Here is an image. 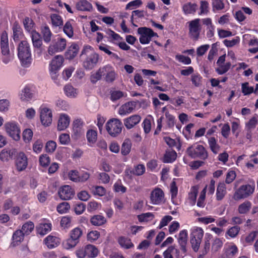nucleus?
<instances>
[{"instance_id":"1","label":"nucleus","mask_w":258,"mask_h":258,"mask_svg":"<svg viewBox=\"0 0 258 258\" xmlns=\"http://www.w3.org/2000/svg\"><path fill=\"white\" fill-rule=\"evenodd\" d=\"M18 56L24 67H28L31 63L32 57L30 46L26 40H22L18 47Z\"/></svg>"},{"instance_id":"2","label":"nucleus","mask_w":258,"mask_h":258,"mask_svg":"<svg viewBox=\"0 0 258 258\" xmlns=\"http://www.w3.org/2000/svg\"><path fill=\"white\" fill-rule=\"evenodd\" d=\"M86 55V57L83 62L84 68L88 70L93 69L97 64L99 55L94 52L92 47L90 45L84 46L81 52V55Z\"/></svg>"},{"instance_id":"3","label":"nucleus","mask_w":258,"mask_h":258,"mask_svg":"<svg viewBox=\"0 0 258 258\" xmlns=\"http://www.w3.org/2000/svg\"><path fill=\"white\" fill-rule=\"evenodd\" d=\"M0 46L1 52L3 55L2 61L7 64L12 60L13 56L10 53L8 35L6 31H3L1 35Z\"/></svg>"},{"instance_id":"4","label":"nucleus","mask_w":258,"mask_h":258,"mask_svg":"<svg viewBox=\"0 0 258 258\" xmlns=\"http://www.w3.org/2000/svg\"><path fill=\"white\" fill-rule=\"evenodd\" d=\"M186 153L192 158H199L205 160L208 157V151L201 145H194L188 147Z\"/></svg>"},{"instance_id":"5","label":"nucleus","mask_w":258,"mask_h":258,"mask_svg":"<svg viewBox=\"0 0 258 258\" xmlns=\"http://www.w3.org/2000/svg\"><path fill=\"white\" fill-rule=\"evenodd\" d=\"M203 235L204 231L202 228L194 227L191 229L190 241L194 251H198Z\"/></svg>"},{"instance_id":"6","label":"nucleus","mask_w":258,"mask_h":258,"mask_svg":"<svg viewBox=\"0 0 258 258\" xmlns=\"http://www.w3.org/2000/svg\"><path fill=\"white\" fill-rule=\"evenodd\" d=\"M105 126L107 133L112 137H116L119 135L123 127L122 122L117 118L110 119Z\"/></svg>"},{"instance_id":"7","label":"nucleus","mask_w":258,"mask_h":258,"mask_svg":"<svg viewBox=\"0 0 258 258\" xmlns=\"http://www.w3.org/2000/svg\"><path fill=\"white\" fill-rule=\"evenodd\" d=\"M37 93V91L36 87L34 85L31 84H27L20 93V99L22 102H30L35 98Z\"/></svg>"},{"instance_id":"8","label":"nucleus","mask_w":258,"mask_h":258,"mask_svg":"<svg viewBox=\"0 0 258 258\" xmlns=\"http://www.w3.org/2000/svg\"><path fill=\"white\" fill-rule=\"evenodd\" d=\"M98 249L92 244H87L84 247H82L76 250V254L78 258H94L99 254Z\"/></svg>"},{"instance_id":"9","label":"nucleus","mask_w":258,"mask_h":258,"mask_svg":"<svg viewBox=\"0 0 258 258\" xmlns=\"http://www.w3.org/2000/svg\"><path fill=\"white\" fill-rule=\"evenodd\" d=\"M188 24V36L194 41H197L200 38L201 31L200 19L197 18L187 22Z\"/></svg>"},{"instance_id":"10","label":"nucleus","mask_w":258,"mask_h":258,"mask_svg":"<svg viewBox=\"0 0 258 258\" xmlns=\"http://www.w3.org/2000/svg\"><path fill=\"white\" fill-rule=\"evenodd\" d=\"M83 234L82 230L76 227L70 232V237L63 243V245L66 249L74 247L80 241V238Z\"/></svg>"},{"instance_id":"11","label":"nucleus","mask_w":258,"mask_h":258,"mask_svg":"<svg viewBox=\"0 0 258 258\" xmlns=\"http://www.w3.org/2000/svg\"><path fill=\"white\" fill-rule=\"evenodd\" d=\"M67 46V40L65 38L58 37L52 40L48 47V54L52 55L55 53L63 51Z\"/></svg>"},{"instance_id":"12","label":"nucleus","mask_w":258,"mask_h":258,"mask_svg":"<svg viewBox=\"0 0 258 258\" xmlns=\"http://www.w3.org/2000/svg\"><path fill=\"white\" fill-rule=\"evenodd\" d=\"M255 184H245L241 185L234 193L233 198L235 200L245 199L250 196L254 190Z\"/></svg>"},{"instance_id":"13","label":"nucleus","mask_w":258,"mask_h":258,"mask_svg":"<svg viewBox=\"0 0 258 258\" xmlns=\"http://www.w3.org/2000/svg\"><path fill=\"white\" fill-rule=\"evenodd\" d=\"M138 32L141 35L139 40L142 44L149 43L152 37L157 36V33H155L152 29L147 27H140L138 28Z\"/></svg>"},{"instance_id":"14","label":"nucleus","mask_w":258,"mask_h":258,"mask_svg":"<svg viewBox=\"0 0 258 258\" xmlns=\"http://www.w3.org/2000/svg\"><path fill=\"white\" fill-rule=\"evenodd\" d=\"M5 127L6 132L12 138L16 141L20 140L21 131L17 123L8 122L5 123Z\"/></svg>"},{"instance_id":"15","label":"nucleus","mask_w":258,"mask_h":258,"mask_svg":"<svg viewBox=\"0 0 258 258\" xmlns=\"http://www.w3.org/2000/svg\"><path fill=\"white\" fill-rule=\"evenodd\" d=\"M58 194L62 200H69L74 197L75 190L71 186L64 185L59 187Z\"/></svg>"},{"instance_id":"16","label":"nucleus","mask_w":258,"mask_h":258,"mask_svg":"<svg viewBox=\"0 0 258 258\" xmlns=\"http://www.w3.org/2000/svg\"><path fill=\"white\" fill-rule=\"evenodd\" d=\"M238 251L237 246L233 242L225 244L223 249V252L227 258H235Z\"/></svg>"},{"instance_id":"17","label":"nucleus","mask_w":258,"mask_h":258,"mask_svg":"<svg viewBox=\"0 0 258 258\" xmlns=\"http://www.w3.org/2000/svg\"><path fill=\"white\" fill-rule=\"evenodd\" d=\"M52 114L51 110L47 108H43L40 111V120L45 126H49L52 122Z\"/></svg>"},{"instance_id":"18","label":"nucleus","mask_w":258,"mask_h":258,"mask_svg":"<svg viewBox=\"0 0 258 258\" xmlns=\"http://www.w3.org/2000/svg\"><path fill=\"white\" fill-rule=\"evenodd\" d=\"M16 166L19 171L24 170L28 165V158L24 152L18 154L15 161Z\"/></svg>"},{"instance_id":"19","label":"nucleus","mask_w":258,"mask_h":258,"mask_svg":"<svg viewBox=\"0 0 258 258\" xmlns=\"http://www.w3.org/2000/svg\"><path fill=\"white\" fill-rule=\"evenodd\" d=\"M84 124L81 119L77 118L73 123V137L78 139L83 133V127Z\"/></svg>"},{"instance_id":"20","label":"nucleus","mask_w":258,"mask_h":258,"mask_svg":"<svg viewBox=\"0 0 258 258\" xmlns=\"http://www.w3.org/2000/svg\"><path fill=\"white\" fill-rule=\"evenodd\" d=\"M64 58L62 55L55 56L49 63V70L59 71L62 67Z\"/></svg>"},{"instance_id":"21","label":"nucleus","mask_w":258,"mask_h":258,"mask_svg":"<svg viewBox=\"0 0 258 258\" xmlns=\"http://www.w3.org/2000/svg\"><path fill=\"white\" fill-rule=\"evenodd\" d=\"M137 103V101H130L122 105L119 109V114L124 115L131 113L136 108Z\"/></svg>"},{"instance_id":"22","label":"nucleus","mask_w":258,"mask_h":258,"mask_svg":"<svg viewBox=\"0 0 258 258\" xmlns=\"http://www.w3.org/2000/svg\"><path fill=\"white\" fill-rule=\"evenodd\" d=\"M164 196V192L161 189L156 188L151 193V200L152 204L154 205L160 204L163 201Z\"/></svg>"},{"instance_id":"23","label":"nucleus","mask_w":258,"mask_h":258,"mask_svg":"<svg viewBox=\"0 0 258 258\" xmlns=\"http://www.w3.org/2000/svg\"><path fill=\"white\" fill-rule=\"evenodd\" d=\"M178 243L181 252L185 254L187 252L186 244L187 240V231L185 229L180 231L179 233Z\"/></svg>"},{"instance_id":"24","label":"nucleus","mask_w":258,"mask_h":258,"mask_svg":"<svg viewBox=\"0 0 258 258\" xmlns=\"http://www.w3.org/2000/svg\"><path fill=\"white\" fill-rule=\"evenodd\" d=\"M31 37L33 47L39 49L41 53L44 51L45 48L44 46H43L41 35L38 32H34L33 34L31 35Z\"/></svg>"},{"instance_id":"25","label":"nucleus","mask_w":258,"mask_h":258,"mask_svg":"<svg viewBox=\"0 0 258 258\" xmlns=\"http://www.w3.org/2000/svg\"><path fill=\"white\" fill-rule=\"evenodd\" d=\"M141 120L139 115H133L124 119V124L127 129H131L138 124Z\"/></svg>"},{"instance_id":"26","label":"nucleus","mask_w":258,"mask_h":258,"mask_svg":"<svg viewBox=\"0 0 258 258\" xmlns=\"http://www.w3.org/2000/svg\"><path fill=\"white\" fill-rule=\"evenodd\" d=\"M13 30V38L15 42H18L23 38L24 35L23 32V30L17 22H15L12 27Z\"/></svg>"},{"instance_id":"27","label":"nucleus","mask_w":258,"mask_h":258,"mask_svg":"<svg viewBox=\"0 0 258 258\" xmlns=\"http://www.w3.org/2000/svg\"><path fill=\"white\" fill-rule=\"evenodd\" d=\"M70 122V116L66 114H61L58 120L57 130L63 131L69 125Z\"/></svg>"},{"instance_id":"28","label":"nucleus","mask_w":258,"mask_h":258,"mask_svg":"<svg viewBox=\"0 0 258 258\" xmlns=\"http://www.w3.org/2000/svg\"><path fill=\"white\" fill-rule=\"evenodd\" d=\"M17 153L15 149H4L0 153V159L3 161L12 160Z\"/></svg>"},{"instance_id":"29","label":"nucleus","mask_w":258,"mask_h":258,"mask_svg":"<svg viewBox=\"0 0 258 258\" xmlns=\"http://www.w3.org/2000/svg\"><path fill=\"white\" fill-rule=\"evenodd\" d=\"M41 34L42 38L46 43H49L51 40L53 35L49 26L46 24L42 25L41 27Z\"/></svg>"},{"instance_id":"30","label":"nucleus","mask_w":258,"mask_h":258,"mask_svg":"<svg viewBox=\"0 0 258 258\" xmlns=\"http://www.w3.org/2000/svg\"><path fill=\"white\" fill-rule=\"evenodd\" d=\"M109 68V66H105L102 68H100L95 73L91 75V82L93 84H95L98 80L101 79L102 76L105 75L106 72Z\"/></svg>"},{"instance_id":"31","label":"nucleus","mask_w":258,"mask_h":258,"mask_svg":"<svg viewBox=\"0 0 258 258\" xmlns=\"http://www.w3.org/2000/svg\"><path fill=\"white\" fill-rule=\"evenodd\" d=\"M198 5L196 3L187 2L182 6V10L185 15H194L197 10Z\"/></svg>"},{"instance_id":"32","label":"nucleus","mask_w":258,"mask_h":258,"mask_svg":"<svg viewBox=\"0 0 258 258\" xmlns=\"http://www.w3.org/2000/svg\"><path fill=\"white\" fill-rule=\"evenodd\" d=\"M44 242L48 248H53L59 244L60 239L56 236L49 235L44 239Z\"/></svg>"},{"instance_id":"33","label":"nucleus","mask_w":258,"mask_h":258,"mask_svg":"<svg viewBox=\"0 0 258 258\" xmlns=\"http://www.w3.org/2000/svg\"><path fill=\"white\" fill-rule=\"evenodd\" d=\"M23 25L25 30L32 35L34 32H37L35 30V24L32 19L25 17L23 20Z\"/></svg>"},{"instance_id":"34","label":"nucleus","mask_w":258,"mask_h":258,"mask_svg":"<svg viewBox=\"0 0 258 258\" xmlns=\"http://www.w3.org/2000/svg\"><path fill=\"white\" fill-rule=\"evenodd\" d=\"M76 7L80 11L90 12L93 9L92 4L87 0H81L76 3Z\"/></svg>"},{"instance_id":"35","label":"nucleus","mask_w":258,"mask_h":258,"mask_svg":"<svg viewBox=\"0 0 258 258\" xmlns=\"http://www.w3.org/2000/svg\"><path fill=\"white\" fill-rule=\"evenodd\" d=\"M79 50V45L76 43H72L66 52V56L67 58L69 59H73L78 54Z\"/></svg>"},{"instance_id":"36","label":"nucleus","mask_w":258,"mask_h":258,"mask_svg":"<svg viewBox=\"0 0 258 258\" xmlns=\"http://www.w3.org/2000/svg\"><path fill=\"white\" fill-rule=\"evenodd\" d=\"M117 241L120 246L125 249H130L134 246L131 239L125 236H119L118 238Z\"/></svg>"},{"instance_id":"37","label":"nucleus","mask_w":258,"mask_h":258,"mask_svg":"<svg viewBox=\"0 0 258 258\" xmlns=\"http://www.w3.org/2000/svg\"><path fill=\"white\" fill-rule=\"evenodd\" d=\"M25 234L21 230H17L15 231L12 236L13 246L19 245L24 239Z\"/></svg>"},{"instance_id":"38","label":"nucleus","mask_w":258,"mask_h":258,"mask_svg":"<svg viewBox=\"0 0 258 258\" xmlns=\"http://www.w3.org/2000/svg\"><path fill=\"white\" fill-rule=\"evenodd\" d=\"M90 221L92 225L99 226L104 224L106 219L103 215H95L91 217Z\"/></svg>"},{"instance_id":"39","label":"nucleus","mask_w":258,"mask_h":258,"mask_svg":"<svg viewBox=\"0 0 258 258\" xmlns=\"http://www.w3.org/2000/svg\"><path fill=\"white\" fill-rule=\"evenodd\" d=\"M258 154V152L250 155V160L245 164V166L250 171H253L256 169L255 165L258 164V159L255 156Z\"/></svg>"},{"instance_id":"40","label":"nucleus","mask_w":258,"mask_h":258,"mask_svg":"<svg viewBox=\"0 0 258 258\" xmlns=\"http://www.w3.org/2000/svg\"><path fill=\"white\" fill-rule=\"evenodd\" d=\"M209 147L211 151L214 154H217L220 150V146L217 143V140L215 137H210L208 140Z\"/></svg>"},{"instance_id":"41","label":"nucleus","mask_w":258,"mask_h":258,"mask_svg":"<svg viewBox=\"0 0 258 258\" xmlns=\"http://www.w3.org/2000/svg\"><path fill=\"white\" fill-rule=\"evenodd\" d=\"M132 144L129 139H125L122 144L121 153L124 156L128 155L131 152Z\"/></svg>"},{"instance_id":"42","label":"nucleus","mask_w":258,"mask_h":258,"mask_svg":"<svg viewBox=\"0 0 258 258\" xmlns=\"http://www.w3.org/2000/svg\"><path fill=\"white\" fill-rule=\"evenodd\" d=\"M86 137L89 146H92L91 144H95L97 141V131L93 130H89L87 132Z\"/></svg>"},{"instance_id":"43","label":"nucleus","mask_w":258,"mask_h":258,"mask_svg":"<svg viewBox=\"0 0 258 258\" xmlns=\"http://www.w3.org/2000/svg\"><path fill=\"white\" fill-rule=\"evenodd\" d=\"M226 193V186L224 183L218 184L216 191V199L217 201L222 200Z\"/></svg>"},{"instance_id":"44","label":"nucleus","mask_w":258,"mask_h":258,"mask_svg":"<svg viewBox=\"0 0 258 258\" xmlns=\"http://www.w3.org/2000/svg\"><path fill=\"white\" fill-rule=\"evenodd\" d=\"M51 230V223H41L37 229L39 234L44 235Z\"/></svg>"},{"instance_id":"45","label":"nucleus","mask_w":258,"mask_h":258,"mask_svg":"<svg viewBox=\"0 0 258 258\" xmlns=\"http://www.w3.org/2000/svg\"><path fill=\"white\" fill-rule=\"evenodd\" d=\"M177 157V154L174 151L166 152L163 157V162L164 163H172L175 160Z\"/></svg>"},{"instance_id":"46","label":"nucleus","mask_w":258,"mask_h":258,"mask_svg":"<svg viewBox=\"0 0 258 258\" xmlns=\"http://www.w3.org/2000/svg\"><path fill=\"white\" fill-rule=\"evenodd\" d=\"M64 92L65 94L69 97L75 98L77 95V90L71 85H66L64 87Z\"/></svg>"},{"instance_id":"47","label":"nucleus","mask_w":258,"mask_h":258,"mask_svg":"<svg viewBox=\"0 0 258 258\" xmlns=\"http://www.w3.org/2000/svg\"><path fill=\"white\" fill-rule=\"evenodd\" d=\"M52 24L55 27H62L63 25V20L62 17L56 14H53L50 16Z\"/></svg>"},{"instance_id":"48","label":"nucleus","mask_w":258,"mask_h":258,"mask_svg":"<svg viewBox=\"0 0 258 258\" xmlns=\"http://www.w3.org/2000/svg\"><path fill=\"white\" fill-rule=\"evenodd\" d=\"M251 203L250 202L246 201L240 204L238 208L239 213L244 214L247 213L251 209Z\"/></svg>"},{"instance_id":"49","label":"nucleus","mask_w":258,"mask_h":258,"mask_svg":"<svg viewBox=\"0 0 258 258\" xmlns=\"http://www.w3.org/2000/svg\"><path fill=\"white\" fill-rule=\"evenodd\" d=\"M63 31L69 38L74 36V30L73 26L70 21H67L63 27Z\"/></svg>"},{"instance_id":"50","label":"nucleus","mask_w":258,"mask_h":258,"mask_svg":"<svg viewBox=\"0 0 258 258\" xmlns=\"http://www.w3.org/2000/svg\"><path fill=\"white\" fill-rule=\"evenodd\" d=\"M212 6V11L214 13L220 11L225 8V5L222 0H213Z\"/></svg>"},{"instance_id":"51","label":"nucleus","mask_w":258,"mask_h":258,"mask_svg":"<svg viewBox=\"0 0 258 258\" xmlns=\"http://www.w3.org/2000/svg\"><path fill=\"white\" fill-rule=\"evenodd\" d=\"M137 218L140 222H147L152 220L154 215L152 213L148 212L138 215Z\"/></svg>"},{"instance_id":"52","label":"nucleus","mask_w":258,"mask_h":258,"mask_svg":"<svg viewBox=\"0 0 258 258\" xmlns=\"http://www.w3.org/2000/svg\"><path fill=\"white\" fill-rule=\"evenodd\" d=\"M34 228V224L31 221H28L24 223L21 230L26 235H28L33 230Z\"/></svg>"},{"instance_id":"53","label":"nucleus","mask_w":258,"mask_h":258,"mask_svg":"<svg viewBox=\"0 0 258 258\" xmlns=\"http://www.w3.org/2000/svg\"><path fill=\"white\" fill-rule=\"evenodd\" d=\"M240 230V227L238 226H234L229 228L226 232V235H228L230 237L235 238L239 233Z\"/></svg>"},{"instance_id":"54","label":"nucleus","mask_w":258,"mask_h":258,"mask_svg":"<svg viewBox=\"0 0 258 258\" xmlns=\"http://www.w3.org/2000/svg\"><path fill=\"white\" fill-rule=\"evenodd\" d=\"M200 4V12L199 15H207L209 13V4L206 1H201Z\"/></svg>"},{"instance_id":"55","label":"nucleus","mask_w":258,"mask_h":258,"mask_svg":"<svg viewBox=\"0 0 258 258\" xmlns=\"http://www.w3.org/2000/svg\"><path fill=\"white\" fill-rule=\"evenodd\" d=\"M175 58L178 62H181L184 64L188 65L191 63V60L189 56H184L182 54H177L175 56Z\"/></svg>"},{"instance_id":"56","label":"nucleus","mask_w":258,"mask_h":258,"mask_svg":"<svg viewBox=\"0 0 258 258\" xmlns=\"http://www.w3.org/2000/svg\"><path fill=\"white\" fill-rule=\"evenodd\" d=\"M109 69L106 72L105 80L108 83L113 82L116 77V74L114 71L112 70V67L109 66Z\"/></svg>"},{"instance_id":"57","label":"nucleus","mask_w":258,"mask_h":258,"mask_svg":"<svg viewBox=\"0 0 258 258\" xmlns=\"http://www.w3.org/2000/svg\"><path fill=\"white\" fill-rule=\"evenodd\" d=\"M70 209V206L68 202H62L57 206V211L60 214L67 213Z\"/></svg>"},{"instance_id":"58","label":"nucleus","mask_w":258,"mask_h":258,"mask_svg":"<svg viewBox=\"0 0 258 258\" xmlns=\"http://www.w3.org/2000/svg\"><path fill=\"white\" fill-rule=\"evenodd\" d=\"M241 90L244 95H248L254 92V88L253 87H249L248 82H245L242 84Z\"/></svg>"},{"instance_id":"59","label":"nucleus","mask_w":258,"mask_h":258,"mask_svg":"<svg viewBox=\"0 0 258 258\" xmlns=\"http://www.w3.org/2000/svg\"><path fill=\"white\" fill-rule=\"evenodd\" d=\"M165 117L167 119L166 123L168 127H173L175 124V117L173 115L170 114L168 111L165 112Z\"/></svg>"},{"instance_id":"60","label":"nucleus","mask_w":258,"mask_h":258,"mask_svg":"<svg viewBox=\"0 0 258 258\" xmlns=\"http://www.w3.org/2000/svg\"><path fill=\"white\" fill-rule=\"evenodd\" d=\"M92 192L95 195L99 196H103L106 194V189L103 186H92Z\"/></svg>"},{"instance_id":"61","label":"nucleus","mask_w":258,"mask_h":258,"mask_svg":"<svg viewBox=\"0 0 258 258\" xmlns=\"http://www.w3.org/2000/svg\"><path fill=\"white\" fill-rule=\"evenodd\" d=\"M33 132L30 128L25 129L23 132V139L25 143L29 142L33 137Z\"/></svg>"},{"instance_id":"62","label":"nucleus","mask_w":258,"mask_h":258,"mask_svg":"<svg viewBox=\"0 0 258 258\" xmlns=\"http://www.w3.org/2000/svg\"><path fill=\"white\" fill-rule=\"evenodd\" d=\"M231 64L230 62H226L225 64H221L216 69V72L219 75H222L226 73L230 68Z\"/></svg>"},{"instance_id":"63","label":"nucleus","mask_w":258,"mask_h":258,"mask_svg":"<svg viewBox=\"0 0 258 258\" xmlns=\"http://www.w3.org/2000/svg\"><path fill=\"white\" fill-rule=\"evenodd\" d=\"M257 233L258 232L256 231L251 232L247 236L245 237V242L248 245H251L255 240Z\"/></svg>"},{"instance_id":"64","label":"nucleus","mask_w":258,"mask_h":258,"mask_svg":"<svg viewBox=\"0 0 258 258\" xmlns=\"http://www.w3.org/2000/svg\"><path fill=\"white\" fill-rule=\"evenodd\" d=\"M86 209V205L81 202L76 203L74 205V211L77 215H80L83 213Z\"/></svg>"}]
</instances>
